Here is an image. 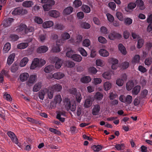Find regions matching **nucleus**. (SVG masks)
<instances>
[{
    "mask_svg": "<svg viewBox=\"0 0 152 152\" xmlns=\"http://www.w3.org/2000/svg\"><path fill=\"white\" fill-rule=\"evenodd\" d=\"M62 87L59 84H56L50 86L48 88H45L40 91L39 95H53L54 91H60L62 89Z\"/></svg>",
    "mask_w": 152,
    "mask_h": 152,
    "instance_id": "1",
    "label": "nucleus"
},
{
    "mask_svg": "<svg viewBox=\"0 0 152 152\" xmlns=\"http://www.w3.org/2000/svg\"><path fill=\"white\" fill-rule=\"evenodd\" d=\"M65 108L67 111L70 110L73 112L76 109V104L73 101L71 102L69 99L65 98L64 100Z\"/></svg>",
    "mask_w": 152,
    "mask_h": 152,
    "instance_id": "2",
    "label": "nucleus"
},
{
    "mask_svg": "<svg viewBox=\"0 0 152 152\" xmlns=\"http://www.w3.org/2000/svg\"><path fill=\"white\" fill-rule=\"evenodd\" d=\"M27 11L23 9L22 7H18L15 8L12 12V14L14 15H17L20 14L24 15L27 14Z\"/></svg>",
    "mask_w": 152,
    "mask_h": 152,
    "instance_id": "3",
    "label": "nucleus"
},
{
    "mask_svg": "<svg viewBox=\"0 0 152 152\" xmlns=\"http://www.w3.org/2000/svg\"><path fill=\"white\" fill-rule=\"evenodd\" d=\"M132 98L131 96H120L119 99L123 102L130 104L132 101Z\"/></svg>",
    "mask_w": 152,
    "mask_h": 152,
    "instance_id": "4",
    "label": "nucleus"
},
{
    "mask_svg": "<svg viewBox=\"0 0 152 152\" xmlns=\"http://www.w3.org/2000/svg\"><path fill=\"white\" fill-rule=\"evenodd\" d=\"M121 37V35L115 31H112L108 35V38L110 40H114L115 39H119Z\"/></svg>",
    "mask_w": 152,
    "mask_h": 152,
    "instance_id": "5",
    "label": "nucleus"
},
{
    "mask_svg": "<svg viewBox=\"0 0 152 152\" xmlns=\"http://www.w3.org/2000/svg\"><path fill=\"white\" fill-rule=\"evenodd\" d=\"M39 59L37 58H35L33 61L30 66V69H34L37 67H40L39 65Z\"/></svg>",
    "mask_w": 152,
    "mask_h": 152,
    "instance_id": "6",
    "label": "nucleus"
},
{
    "mask_svg": "<svg viewBox=\"0 0 152 152\" xmlns=\"http://www.w3.org/2000/svg\"><path fill=\"white\" fill-rule=\"evenodd\" d=\"M37 79V76L36 75H31L28 77V80L27 82V84L28 85L34 84L36 82Z\"/></svg>",
    "mask_w": 152,
    "mask_h": 152,
    "instance_id": "7",
    "label": "nucleus"
},
{
    "mask_svg": "<svg viewBox=\"0 0 152 152\" xmlns=\"http://www.w3.org/2000/svg\"><path fill=\"white\" fill-rule=\"evenodd\" d=\"M147 23H150L148 26L147 31L150 32L152 30V14H151L148 16L147 19Z\"/></svg>",
    "mask_w": 152,
    "mask_h": 152,
    "instance_id": "8",
    "label": "nucleus"
},
{
    "mask_svg": "<svg viewBox=\"0 0 152 152\" xmlns=\"http://www.w3.org/2000/svg\"><path fill=\"white\" fill-rule=\"evenodd\" d=\"M53 59L54 60V62H56L55 67L57 69H59L62 65V61L57 57H54Z\"/></svg>",
    "mask_w": 152,
    "mask_h": 152,
    "instance_id": "9",
    "label": "nucleus"
},
{
    "mask_svg": "<svg viewBox=\"0 0 152 152\" xmlns=\"http://www.w3.org/2000/svg\"><path fill=\"white\" fill-rule=\"evenodd\" d=\"M65 76V75L61 72H58L54 73L52 76L53 78L55 79L59 80L63 78Z\"/></svg>",
    "mask_w": 152,
    "mask_h": 152,
    "instance_id": "10",
    "label": "nucleus"
},
{
    "mask_svg": "<svg viewBox=\"0 0 152 152\" xmlns=\"http://www.w3.org/2000/svg\"><path fill=\"white\" fill-rule=\"evenodd\" d=\"M13 20L14 19L12 18H9L3 21V26L5 27H7L11 25Z\"/></svg>",
    "mask_w": 152,
    "mask_h": 152,
    "instance_id": "11",
    "label": "nucleus"
},
{
    "mask_svg": "<svg viewBox=\"0 0 152 152\" xmlns=\"http://www.w3.org/2000/svg\"><path fill=\"white\" fill-rule=\"evenodd\" d=\"M54 99L55 102H52L51 103V104L53 105V107H56L57 103H60L62 99L61 96H55Z\"/></svg>",
    "mask_w": 152,
    "mask_h": 152,
    "instance_id": "12",
    "label": "nucleus"
},
{
    "mask_svg": "<svg viewBox=\"0 0 152 152\" xmlns=\"http://www.w3.org/2000/svg\"><path fill=\"white\" fill-rule=\"evenodd\" d=\"M7 134L11 139L13 142H17V138L13 132L11 131H9L7 132Z\"/></svg>",
    "mask_w": 152,
    "mask_h": 152,
    "instance_id": "13",
    "label": "nucleus"
},
{
    "mask_svg": "<svg viewBox=\"0 0 152 152\" xmlns=\"http://www.w3.org/2000/svg\"><path fill=\"white\" fill-rule=\"evenodd\" d=\"M15 57V54L14 53H12L9 56L7 61V63L8 65H10L13 62Z\"/></svg>",
    "mask_w": 152,
    "mask_h": 152,
    "instance_id": "14",
    "label": "nucleus"
},
{
    "mask_svg": "<svg viewBox=\"0 0 152 152\" xmlns=\"http://www.w3.org/2000/svg\"><path fill=\"white\" fill-rule=\"evenodd\" d=\"M48 50V48L45 46H42L38 48L37 49V52L40 53L46 52Z\"/></svg>",
    "mask_w": 152,
    "mask_h": 152,
    "instance_id": "15",
    "label": "nucleus"
},
{
    "mask_svg": "<svg viewBox=\"0 0 152 152\" xmlns=\"http://www.w3.org/2000/svg\"><path fill=\"white\" fill-rule=\"evenodd\" d=\"M34 30V28L32 26H28L26 28L25 32L28 36L31 35L33 34V32Z\"/></svg>",
    "mask_w": 152,
    "mask_h": 152,
    "instance_id": "16",
    "label": "nucleus"
},
{
    "mask_svg": "<svg viewBox=\"0 0 152 152\" xmlns=\"http://www.w3.org/2000/svg\"><path fill=\"white\" fill-rule=\"evenodd\" d=\"M29 77V74L28 73L24 72L21 74L20 76V80L22 82L26 80Z\"/></svg>",
    "mask_w": 152,
    "mask_h": 152,
    "instance_id": "17",
    "label": "nucleus"
},
{
    "mask_svg": "<svg viewBox=\"0 0 152 152\" xmlns=\"http://www.w3.org/2000/svg\"><path fill=\"white\" fill-rule=\"evenodd\" d=\"M100 107L99 105L97 104L94 106L92 110V114L94 115H97L99 111Z\"/></svg>",
    "mask_w": 152,
    "mask_h": 152,
    "instance_id": "18",
    "label": "nucleus"
},
{
    "mask_svg": "<svg viewBox=\"0 0 152 152\" xmlns=\"http://www.w3.org/2000/svg\"><path fill=\"white\" fill-rule=\"evenodd\" d=\"M118 49L121 53L124 55H126L127 53L126 50L124 46L121 43L118 45Z\"/></svg>",
    "mask_w": 152,
    "mask_h": 152,
    "instance_id": "19",
    "label": "nucleus"
},
{
    "mask_svg": "<svg viewBox=\"0 0 152 152\" xmlns=\"http://www.w3.org/2000/svg\"><path fill=\"white\" fill-rule=\"evenodd\" d=\"M94 100L91 98L86 99L84 103V106L85 107L88 108L90 107L92 104V102Z\"/></svg>",
    "mask_w": 152,
    "mask_h": 152,
    "instance_id": "20",
    "label": "nucleus"
},
{
    "mask_svg": "<svg viewBox=\"0 0 152 152\" xmlns=\"http://www.w3.org/2000/svg\"><path fill=\"white\" fill-rule=\"evenodd\" d=\"M49 15L52 17L57 18L59 16V12L55 10H51L49 11Z\"/></svg>",
    "mask_w": 152,
    "mask_h": 152,
    "instance_id": "21",
    "label": "nucleus"
},
{
    "mask_svg": "<svg viewBox=\"0 0 152 152\" xmlns=\"http://www.w3.org/2000/svg\"><path fill=\"white\" fill-rule=\"evenodd\" d=\"M53 25V22L51 21H48L44 22L42 24V26L44 28H49L52 26Z\"/></svg>",
    "mask_w": 152,
    "mask_h": 152,
    "instance_id": "22",
    "label": "nucleus"
},
{
    "mask_svg": "<svg viewBox=\"0 0 152 152\" xmlns=\"http://www.w3.org/2000/svg\"><path fill=\"white\" fill-rule=\"evenodd\" d=\"M141 89L140 86H135L132 90V92L133 94L137 95L140 92Z\"/></svg>",
    "mask_w": 152,
    "mask_h": 152,
    "instance_id": "23",
    "label": "nucleus"
},
{
    "mask_svg": "<svg viewBox=\"0 0 152 152\" xmlns=\"http://www.w3.org/2000/svg\"><path fill=\"white\" fill-rule=\"evenodd\" d=\"M81 82L83 83H87L91 81V79L89 76H85L81 79Z\"/></svg>",
    "mask_w": 152,
    "mask_h": 152,
    "instance_id": "24",
    "label": "nucleus"
},
{
    "mask_svg": "<svg viewBox=\"0 0 152 152\" xmlns=\"http://www.w3.org/2000/svg\"><path fill=\"white\" fill-rule=\"evenodd\" d=\"M33 5V3L30 1H24L22 4L23 7H29Z\"/></svg>",
    "mask_w": 152,
    "mask_h": 152,
    "instance_id": "25",
    "label": "nucleus"
},
{
    "mask_svg": "<svg viewBox=\"0 0 152 152\" xmlns=\"http://www.w3.org/2000/svg\"><path fill=\"white\" fill-rule=\"evenodd\" d=\"M72 59L75 61L80 62L82 59V57L79 55L75 54L73 55Z\"/></svg>",
    "mask_w": 152,
    "mask_h": 152,
    "instance_id": "26",
    "label": "nucleus"
},
{
    "mask_svg": "<svg viewBox=\"0 0 152 152\" xmlns=\"http://www.w3.org/2000/svg\"><path fill=\"white\" fill-rule=\"evenodd\" d=\"M54 69V66L52 65H49L46 66L44 69V71L47 73H50L53 71Z\"/></svg>",
    "mask_w": 152,
    "mask_h": 152,
    "instance_id": "27",
    "label": "nucleus"
},
{
    "mask_svg": "<svg viewBox=\"0 0 152 152\" xmlns=\"http://www.w3.org/2000/svg\"><path fill=\"white\" fill-rule=\"evenodd\" d=\"M28 58H23L21 61L20 63V66L21 67L24 66L28 62Z\"/></svg>",
    "mask_w": 152,
    "mask_h": 152,
    "instance_id": "28",
    "label": "nucleus"
},
{
    "mask_svg": "<svg viewBox=\"0 0 152 152\" xmlns=\"http://www.w3.org/2000/svg\"><path fill=\"white\" fill-rule=\"evenodd\" d=\"M42 87V83L41 82H39L36 84L34 86L33 88V91L34 92L38 91Z\"/></svg>",
    "mask_w": 152,
    "mask_h": 152,
    "instance_id": "29",
    "label": "nucleus"
},
{
    "mask_svg": "<svg viewBox=\"0 0 152 152\" xmlns=\"http://www.w3.org/2000/svg\"><path fill=\"white\" fill-rule=\"evenodd\" d=\"M73 11V8L71 7H68L64 10V13L65 15H69Z\"/></svg>",
    "mask_w": 152,
    "mask_h": 152,
    "instance_id": "30",
    "label": "nucleus"
},
{
    "mask_svg": "<svg viewBox=\"0 0 152 152\" xmlns=\"http://www.w3.org/2000/svg\"><path fill=\"white\" fill-rule=\"evenodd\" d=\"M99 52L100 55L103 57H107L109 55L108 52L105 49H101L99 50Z\"/></svg>",
    "mask_w": 152,
    "mask_h": 152,
    "instance_id": "31",
    "label": "nucleus"
},
{
    "mask_svg": "<svg viewBox=\"0 0 152 152\" xmlns=\"http://www.w3.org/2000/svg\"><path fill=\"white\" fill-rule=\"evenodd\" d=\"M140 57L138 55H135L132 59V64H135L137 63H138L140 61Z\"/></svg>",
    "mask_w": 152,
    "mask_h": 152,
    "instance_id": "32",
    "label": "nucleus"
},
{
    "mask_svg": "<svg viewBox=\"0 0 152 152\" xmlns=\"http://www.w3.org/2000/svg\"><path fill=\"white\" fill-rule=\"evenodd\" d=\"M54 4L51 3L45 4L43 5V7L45 11H48L52 8V6Z\"/></svg>",
    "mask_w": 152,
    "mask_h": 152,
    "instance_id": "33",
    "label": "nucleus"
},
{
    "mask_svg": "<svg viewBox=\"0 0 152 152\" xmlns=\"http://www.w3.org/2000/svg\"><path fill=\"white\" fill-rule=\"evenodd\" d=\"M134 86L133 82L131 81H129L127 82L126 84V88L129 91L132 89Z\"/></svg>",
    "mask_w": 152,
    "mask_h": 152,
    "instance_id": "34",
    "label": "nucleus"
},
{
    "mask_svg": "<svg viewBox=\"0 0 152 152\" xmlns=\"http://www.w3.org/2000/svg\"><path fill=\"white\" fill-rule=\"evenodd\" d=\"M28 45V43L26 42H22L20 43L17 45V48L19 49H24L27 48Z\"/></svg>",
    "mask_w": 152,
    "mask_h": 152,
    "instance_id": "35",
    "label": "nucleus"
},
{
    "mask_svg": "<svg viewBox=\"0 0 152 152\" xmlns=\"http://www.w3.org/2000/svg\"><path fill=\"white\" fill-rule=\"evenodd\" d=\"M82 9V10L86 13H89L91 11V9L90 7L86 5H83Z\"/></svg>",
    "mask_w": 152,
    "mask_h": 152,
    "instance_id": "36",
    "label": "nucleus"
},
{
    "mask_svg": "<svg viewBox=\"0 0 152 152\" xmlns=\"http://www.w3.org/2000/svg\"><path fill=\"white\" fill-rule=\"evenodd\" d=\"M11 48V44L9 42H7L4 45L3 47V50L5 53H7L10 49Z\"/></svg>",
    "mask_w": 152,
    "mask_h": 152,
    "instance_id": "37",
    "label": "nucleus"
},
{
    "mask_svg": "<svg viewBox=\"0 0 152 152\" xmlns=\"http://www.w3.org/2000/svg\"><path fill=\"white\" fill-rule=\"evenodd\" d=\"M67 91L71 94H73V95H77V90L76 88H70Z\"/></svg>",
    "mask_w": 152,
    "mask_h": 152,
    "instance_id": "38",
    "label": "nucleus"
},
{
    "mask_svg": "<svg viewBox=\"0 0 152 152\" xmlns=\"http://www.w3.org/2000/svg\"><path fill=\"white\" fill-rule=\"evenodd\" d=\"M19 66L18 63H14L11 67V70L12 72H15L18 69Z\"/></svg>",
    "mask_w": 152,
    "mask_h": 152,
    "instance_id": "39",
    "label": "nucleus"
},
{
    "mask_svg": "<svg viewBox=\"0 0 152 152\" xmlns=\"http://www.w3.org/2000/svg\"><path fill=\"white\" fill-rule=\"evenodd\" d=\"M144 42V40L140 38L138 39L137 43V47L138 48H141L143 46Z\"/></svg>",
    "mask_w": 152,
    "mask_h": 152,
    "instance_id": "40",
    "label": "nucleus"
},
{
    "mask_svg": "<svg viewBox=\"0 0 152 152\" xmlns=\"http://www.w3.org/2000/svg\"><path fill=\"white\" fill-rule=\"evenodd\" d=\"M136 5L140 7V9L141 10H143L144 8L143 7L144 3L143 1L142 0H137L136 1Z\"/></svg>",
    "mask_w": 152,
    "mask_h": 152,
    "instance_id": "41",
    "label": "nucleus"
},
{
    "mask_svg": "<svg viewBox=\"0 0 152 152\" xmlns=\"http://www.w3.org/2000/svg\"><path fill=\"white\" fill-rule=\"evenodd\" d=\"M18 36L16 34H11L10 35V38L12 42L17 41L19 39Z\"/></svg>",
    "mask_w": 152,
    "mask_h": 152,
    "instance_id": "42",
    "label": "nucleus"
},
{
    "mask_svg": "<svg viewBox=\"0 0 152 152\" xmlns=\"http://www.w3.org/2000/svg\"><path fill=\"white\" fill-rule=\"evenodd\" d=\"M102 147L99 145H94L91 147V148L95 151H99L102 149Z\"/></svg>",
    "mask_w": 152,
    "mask_h": 152,
    "instance_id": "43",
    "label": "nucleus"
},
{
    "mask_svg": "<svg viewBox=\"0 0 152 152\" xmlns=\"http://www.w3.org/2000/svg\"><path fill=\"white\" fill-rule=\"evenodd\" d=\"M80 27L88 29L90 27V25L86 22H82L80 25Z\"/></svg>",
    "mask_w": 152,
    "mask_h": 152,
    "instance_id": "44",
    "label": "nucleus"
},
{
    "mask_svg": "<svg viewBox=\"0 0 152 152\" xmlns=\"http://www.w3.org/2000/svg\"><path fill=\"white\" fill-rule=\"evenodd\" d=\"M111 86V84L109 82H105L104 85V88L105 91L109 90Z\"/></svg>",
    "mask_w": 152,
    "mask_h": 152,
    "instance_id": "45",
    "label": "nucleus"
},
{
    "mask_svg": "<svg viewBox=\"0 0 152 152\" xmlns=\"http://www.w3.org/2000/svg\"><path fill=\"white\" fill-rule=\"evenodd\" d=\"M82 4V2L80 0H75L73 2V5L75 7H78Z\"/></svg>",
    "mask_w": 152,
    "mask_h": 152,
    "instance_id": "46",
    "label": "nucleus"
},
{
    "mask_svg": "<svg viewBox=\"0 0 152 152\" xmlns=\"http://www.w3.org/2000/svg\"><path fill=\"white\" fill-rule=\"evenodd\" d=\"M91 42L88 39H85L83 42V45L86 47H88L90 45Z\"/></svg>",
    "mask_w": 152,
    "mask_h": 152,
    "instance_id": "47",
    "label": "nucleus"
},
{
    "mask_svg": "<svg viewBox=\"0 0 152 152\" xmlns=\"http://www.w3.org/2000/svg\"><path fill=\"white\" fill-rule=\"evenodd\" d=\"M26 26L25 24H22L20 25L19 28H17L16 31L17 32H20L23 30H25L26 28Z\"/></svg>",
    "mask_w": 152,
    "mask_h": 152,
    "instance_id": "48",
    "label": "nucleus"
},
{
    "mask_svg": "<svg viewBox=\"0 0 152 152\" xmlns=\"http://www.w3.org/2000/svg\"><path fill=\"white\" fill-rule=\"evenodd\" d=\"M88 72L91 74H95L97 72V70L94 67H90L88 69Z\"/></svg>",
    "mask_w": 152,
    "mask_h": 152,
    "instance_id": "49",
    "label": "nucleus"
},
{
    "mask_svg": "<svg viewBox=\"0 0 152 152\" xmlns=\"http://www.w3.org/2000/svg\"><path fill=\"white\" fill-rule=\"evenodd\" d=\"M66 66L68 67H73L75 65L74 63L71 61H67L66 62Z\"/></svg>",
    "mask_w": 152,
    "mask_h": 152,
    "instance_id": "50",
    "label": "nucleus"
},
{
    "mask_svg": "<svg viewBox=\"0 0 152 152\" xmlns=\"http://www.w3.org/2000/svg\"><path fill=\"white\" fill-rule=\"evenodd\" d=\"M78 51L80 54L83 56H87V53L85 50L82 48H79Z\"/></svg>",
    "mask_w": 152,
    "mask_h": 152,
    "instance_id": "51",
    "label": "nucleus"
},
{
    "mask_svg": "<svg viewBox=\"0 0 152 152\" xmlns=\"http://www.w3.org/2000/svg\"><path fill=\"white\" fill-rule=\"evenodd\" d=\"M108 7L112 10H114L116 8V4L113 2H110L108 4Z\"/></svg>",
    "mask_w": 152,
    "mask_h": 152,
    "instance_id": "52",
    "label": "nucleus"
},
{
    "mask_svg": "<svg viewBox=\"0 0 152 152\" xmlns=\"http://www.w3.org/2000/svg\"><path fill=\"white\" fill-rule=\"evenodd\" d=\"M100 31L102 34H106L108 33L107 28L104 26H102L100 28Z\"/></svg>",
    "mask_w": 152,
    "mask_h": 152,
    "instance_id": "53",
    "label": "nucleus"
},
{
    "mask_svg": "<svg viewBox=\"0 0 152 152\" xmlns=\"http://www.w3.org/2000/svg\"><path fill=\"white\" fill-rule=\"evenodd\" d=\"M62 38L64 40L69 39L70 37L69 34L67 32H64L61 35Z\"/></svg>",
    "mask_w": 152,
    "mask_h": 152,
    "instance_id": "54",
    "label": "nucleus"
},
{
    "mask_svg": "<svg viewBox=\"0 0 152 152\" xmlns=\"http://www.w3.org/2000/svg\"><path fill=\"white\" fill-rule=\"evenodd\" d=\"M108 20L111 22H113L114 20L113 16L109 13H107L106 15Z\"/></svg>",
    "mask_w": 152,
    "mask_h": 152,
    "instance_id": "55",
    "label": "nucleus"
},
{
    "mask_svg": "<svg viewBox=\"0 0 152 152\" xmlns=\"http://www.w3.org/2000/svg\"><path fill=\"white\" fill-rule=\"evenodd\" d=\"M116 16L117 18L120 20L122 21L123 20V15L121 13L119 12H117L116 13Z\"/></svg>",
    "mask_w": 152,
    "mask_h": 152,
    "instance_id": "56",
    "label": "nucleus"
},
{
    "mask_svg": "<svg viewBox=\"0 0 152 152\" xmlns=\"http://www.w3.org/2000/svg\"><path fill=\"white\" fill-rule=\"evenodd\" d=\"M129 66V63L128 62L125 61L122 63L121 66L123 69L127 68Z\"/></svg>",
    "mask_w": 152,
    "mask_h": 152,
    "instance_id": "57",
    "label": "nucleus"
},
{
    "mask_svg": "<svg viewBox=\"0 0 152 152\" xmlns=\"http://www.w3.org/2000/svg\"><path fill=\"white\" fill-rule=\"evenodd\" d=\"M98 39L99 42L102 43H105L106 42V40L104 37L100 36L98 37Z\"/></svg>",
    "mask_w": 152,
    "mask_h": 152,
    "instance_id": "58",
    "label": "nucleus"
},
{
    "mask_svg": "<svg viewBox=\"0 0 152 152\" xmlns=\"http://www.w3.org/2000/svg\"><path fill=\"white\" fill-rule=\"evenodd\" d=\"M124 80L120 78L116 80V83L118 86H122L123 84Z\"/></svg>",
    "mask_w": 152,
    "mask_h": 152,
    "instance_id": "59",
    "label": "nucleus"
},
{
    "mask_svg": "<svg viewBox=\"0 0 152 152\" xmlns=\"http://www.w3.org/2000/svg\"><path fill=\"white\" fill-rule=\"evenodd\" d=\"M136 7V4L134 2L130 3L128 5V8L131 10L133 9Z\"/></svg>",
    "mask_w": 152,
    "mask_h": 152,
    "instance_id": "60",
    "label": "nucleus"
},
{
    "mask_svg": "<svg viewBox=\"0 0 152 152\" xmlns=\"http://www.w3.org/2000/svg\"><path fill=\"white\" fill-rule=\"evenodd\" d=\"M124 22L126 25H130L132 23V20L129 18H126L125 19Z\"/></svg>",
    "mask_w": 152,
    "mask_h": 152,
    "instance_id": "61",
    "label": "nucleus"
},
{
    "mask_svg": "<svg viewBox=\"0 0 152 152\" xmlns=\"http://www.w3.org/2000/svg\"><path fill=\"white\" fill-rule=\"evenodd\" d=\"M41 3L47 4L48 3H51L52 4H55V1L53 0H41Z\"/></svg>",
    "mask_w": 152,
    "mask_h": 152,
    "instance_id": "62",
    "label": "nucleus"
},
{
    "mask_svg": "<svg viewBox=\"0 0 152 152\" xmlns=\"http://www.w3.org/2000/svg\"><path fill=\"white\" fill-rule=\"evenodd\" d=\"M35 22L38 24H40L42 23L43 21L42 19L38 17H36L34 19Z\"/></svg>",
    "mask_w": 152,
    "mask_h": 152,
    "instance_id": "63",
    "label": "nucleus"
},
{
    "mask_svg": "<svg viewBox=\"0 0 152 152\" xmlns=\"http://www.w3.org/2000/svg\"><path fill=\"white\" fill-rule=\"evenodd\" d=\"M152 63L151 58H146L145 61V64L147 66L150 65Z\"/></svg>",
    "mask_w": 152,
    "mask_h": 152,
    "instance_id": "64",
    "label": "nucleus"
}]
</instances>
